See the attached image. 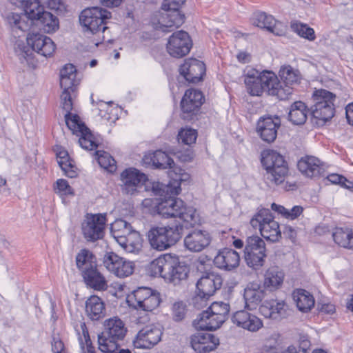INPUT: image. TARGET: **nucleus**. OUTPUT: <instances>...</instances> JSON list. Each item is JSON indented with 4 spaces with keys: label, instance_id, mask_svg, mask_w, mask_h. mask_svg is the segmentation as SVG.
<instances>
[{
    "label": "nucleus",
    "instance_id": "a18cd8bd",
    "mask_svg": "<svg viewBox=\"0 0 353 353\" xmlns=\"http://www.w3.org/2000/svg\"><path fill=\"white\" fill-rule=\"evenodd\" d=\"M332 235L334 242L339 245L353 249V231L351 229L336 228Z\"/></svg>",
    "mask_w": 353,
    "mask_h": 353
},
{
    "label": "nucleus",
    "instance_id": "79ce46f5",
    "mask_svg": "<svg viewBox=\"0 0 353 353\" xmlns=\"http://www.w3.org/2000/svg\"><path fill=\"white\" fill-rule=\"evenodd\" d=\"M127 252L137 253L142 247V239L140 234L135 230H132L118 243Z\"/></svg>",
    "mask_w": 353,
    "mask_h": 353
},
{
    "label": "nucleus",
    "instance_id": "f704fd0d",
    "mask_svg": "<svg viewBox=\"0 0 353 353\" xmlns=\"http://www.w3.org/2000/svg\"><path fill=\"white\" fill-rule=\"evenodd\" d=\"M221 285L222 278L219 275L208 273L198 280L196 290L211 296Z\"/></svg>",
    "mask_w": 353,
    "mask_h": 353
},
{
    "label": "nucleus",
    "instance_id": "ea45409f",
    "mask_svg": "<svg viewBox=\"0 0 353 353\" xmlns=\"http://www.w3.org/2000/svg\"><path fill=\"white\" fill-rule=\"evenodd\" d=\"M170 254H165L153 260L148 265V272L152 276H161L165 279L167 270L170 267Z\"/></svg>",
    "mask_w": 353,
    "mask_h": 353
},
{
    "label": "nucleus",
    "instance_id": "bb28decb",
    "mask_svg": "<svg viewBox=\"0 0 353 353\" xmlns=\"http://www.w3.org/2000/svg\"><path fill=\"white\" fill-rule=\"evenodd\" d=\"M27 43L34 51L46 57L51 56L55 50V44L52 40L39 33L28 34Z\"/></svg>",
    "mask_w": 353,
    "mask_h": 353
},
{
    "label": "nucleus",
    "instance_id": "c756f323",
    "mask_svg": "<svg viewBox=\"0 0 353 353\" xmlns=\"http://www.w3.org/2000/svg\"><path fill=\"white\" fill-rule=\"evenodd\" d=\"M299 170L306 177L314 178L323 175L325 169L321 161L313 156L302 157L298 161Z\"/></svg>",
    "mask_w": 353,
    "mask_h": 353
},
{
    "label": "nucleus",
    "instance_id": "58836bf2",
    "mask_svg": "<svg viewBox=\"0 0 353 353\" xmlns=\"http://www.w3.org/2000/svg\"><path fill=\"white\" fill-rule=\"evenodd\" d=\"M293 299L298 310L302 312H308L314 306V299L307 291L299 289L294 292Z\"/></svg>",
    "mask_w": 353,
    "mask_h": 353
},
{
    "label": "nucleus",
    "instance_id": "b1692460",
    "mask_svg": "<svg viewBox=\"0 0 353 353\" xmlns=\"http://www.w3.org/2000/svg\"><path fill=\"white\" fill-rule=\"evenodd\" d=\"M179 72L187 81L197 83L202 79L205 66L203 61L191 58L185 60L180 66Z\"/></svg>",
    "mask_w": 353,
    "mask_h": 353
},
{
    "label": "nucleus",
    "instance_id": "37998d69",
    "mask_svg": "<svg viewBox=\"0 0 353 353\" xmlns=\"http://www.w3.org/2000/svg\"><path fill=\"white\" fill-rule=\"evenodd\" d=\"M55 152L58 164L64 174L70 178L75 177L77 176L76 168L70 159L68 152L61 147L57 148Z\"/></svg>",
    "mask_w": 353,
    "mask_h": 353
},
{
    "label": "nucleus",
    "instance_id": "c9c22d12",
    "mask_svg": "<svg viewBox=\"0 0 353 353\" xmlns=\"http://www.w3.org/2000/svg\"><path fill=\"white\" fill-rule=\"evenodd\" d=\"M144 163L151 165L159 169H172L174 162L165 152L157 150L145 154L143 159Z\"/></svg>",
    "mask_w": 353,
    "mask_h": 353
},
{
    "label": "nucleus",
    "instance_id": "f8f14e48",
    "mask_svg": "<svg viewBox=\"0 0 353 353\" xmlns=\"http://www.w3.org/2000/svg\"><path fill=\"white\" fill-rule=\"evenodd\" d=\"M185 0H163L162 9L165 13L162 14L159 23L163 32H169L181 26L184 22V16L179 10Z\"/></svg>",
    "mask_w": 353,
    "mask_h": 353
},
{
    "label": "nucleus",
    "instance_id": "dca6fc26",
    "mask_svg": "<svg viewBox=\"0 0 353 353\" xmlns=\"http://www.w3.org/2000/svg\"><path fill=\"white\" fill-rule=\"evenodd\" d=\"M121 188L123 193L129 195L137 194L147 181L145 174L134 168L125 169L120 174Z\"/></svg>",
    "mask_w": 353,
    "mask_h": 353
},
{
    "label": "nucleus",
    "instance_id": "5fc2aeb1",
    "mask_svg": "<svg viewBox=\"0 0 353 353\" xmlns=\"http://www.w3.org/2000/svg\"><path fill=\"white\" fill-rule=\"evenodd\" d=\"M8 19L10 25L22 31L28 30L30 26L35 24V21H32L31 23L30 19L26 17L25 13L22 16L12 13L11 16L8 17Z\"/></svg>",
    "mask_w": 353,
    "mask_h": 353
},
{
    "label": "nucleus",
    "instance_id": "3c124183",
    "mask_svg": "<svg viewBox=\"0 0 353 353\" xmlns=\"http://www.w3.org/2000/svg\"><path fill=\"white\" fill-rule=\"evenodd\" d=\"M75 90L68 89V90H63V92L61 94V105L62 108L65 111V119L66 125H68V121L73 120L75 119L77 122L81 121L79 117L76 114H72L70 112L72 110L73 103L72 99V93L74 92Z\"/></svg>",
    "mask_w": 353,
    "mask_h": 353
},
{
    "label": "nucleus",
    "instance_id": "69168bd1",
    "mask_svg": "<svg viewBox=\"0 0 353 353\" xmlns=\"http://www.w3.org/2000/svg\"><path fill=\"white\" fill-rule=\"evenodd\" d=\"M52 351L53 353H66L64 344L58 335L52 336Z\"/></svg>",
    "mask_w": 353,
    "mask_h": 353
},
{
    "label": "nucleus",
    "instance_id": "2eb2a0df",
    "mask_svg": "<svg viewBox=\"0 0 353 353\" xmlns=\"http://www.w3.org/2000/svg\"><path fill=\"white\" fill-rule=\"evenodd\" d=\"M106 223L105 214H87L82 223L81 229L84 238L94 242L103 237Z\"/></svg>",
    "mask_w": 353,
    "mask_h": 353
},
{
    "label": "nucleus",
    "instance_id": "e433bc0d",
    "mask_svg": "<svg viewBox=\"0 0 353 353\" xmlns=\"http://www.w3.org/2000/svg\"><path fill=\"white\" fill-rule=\"evenodd\" d=\"M85 313L92 321H98L104 317L105 304L97 296H91L85 302Z\"/></svg>",
    "mask_w": 353,
    "mask_h": 353
},
{
    "label": "nucleus",
    "instance_id": "4c0bfd02",
    "mask_svg": "<svg viewBox=\"0 0 353 353\" xmlns=\"http://www.w3.org/2000/svg\"><path fill=\"white\" fill-rule=\"evenodd\" d=\"M79 84L77 70L74 65L66 64L60 71V85L63 90H75Z\"/></svg>",
    "mask_w": 353,
    "mask_h": 353
},
{
    "label": "nucleus",
    "instance_id": "c03bdc74",
    "mask_svg": "<svg viewBox=\"0 0 353 353\" xmlns=\"http://www.w3.org/2000/svg\"><path fill=\"white\" fill-rule=\"evenodd\" d=\"M76 264L82 274L97 266L96 259L94 254L87 249H83L77 254Z\"/></svg>",
    "mask_w": 353,
    "mask_h": 353
},
{
    "label": "nucleus",
    "instance_id": "cd10ccee",
    "mask_svg": "<svg viewBox=\"0 0 353 353\" xmlns=\"http://www.w3.org/2000/svg\"><path fill=\"white\" fill-rule=\"evenodd\" d=\"M191 346L198 353H208L214 350L219 340L208 332H196L191 336Z\"/></svg>",
    "mask_w": 353,
    "mask_h": 353
},
{
    "label": "nucleus",
    "instance_id": "7ed1b4c3",
    "mask_svg": "<svg viewBox=\"0 0 353 353\" xmlns=\"http://www.w3.org/2000/svg\"><path fill=\"white\" fill-rule=\"evenodd\" d=\"M103 326V332L98 335L99 350L103 353H115L119 347L118 343L126 334L127 328L117 317L105 320Z\"/></svg>",
    "mask_w": 353,
    "mask_h": 353
},
{
    "label": "nucleus",
    "instance_id": "0e129e2a",
    "mask_svg": "<svg viewBox=\"0 0 353 353\" xmlns=\"http://www.w3.org/2000/svg\"><path fill=\"white\" fill-rule=\"evenodd\" d=\"M172 314L174 321L182 320L185 314V305L182 301H178L172 305Z\"/></svg>",
    "mask_w": 353,
    "mask_h": 353
},
{
    "label": "nucleus",
    "instance_id": "6ab92c4d",
    "mask_svg": "<svg viewBox=\"0 0 353 353\" xmlns=\"http://www.w3.org/2000/svg\"><path fill=\"white\" fill-rule=\"evenodd\" d=\"M203 93L196 89H188L181 101L182 117L184 119L190 120L191 115L194 114L203 103Z\"/></svg>",
    "mask_w": 353,
    "mask_h": 353
},
{
    "label": "nucleus",
    "instance_id": "680f3d73",
    "mask_svg": "<svg viewBox=\"0 0 353 353\" xmlns=\"http://www.w3.org/2000/svg\"><path fill=\"white\" fill-rule=\"evenodd\" d=\"M210 297V296L196 290L195 294L192 298L191 303L195 308L201 309L207 305Z\"/></svg>",
    "mask_w": 353,
    "mask_h": 353
},
{
    "label": "nucleus",
    "instance_id": "412c9836",
    "mask_svg": "<svg viewBox=\"0 0 353 353\" xmlns=\"http://www.w3.org/2000/svg\"><path fill=\"white\" fill-rule=\"evenodd\" d=\"M231 321L237 327L252 332L259 331L263 326L262 320L255 314L249 312L245 308L234 312L231 316Z\"/></svg>",
    "mask_w": 353,
    "mask_h": 353
},
{
    "label": "nucleus",
    "instance_id": "423d86ee",
    "mask_svg": "<svg viewBox=\"0 0 353 353\" xmlns=\"http://www.w3.org/2000/svg\"><path fill=\"white\" fill-rule=\"evenodd\" d=\"M183 225L178 223L172 225L154 227L148 232L151 246L157 250H165L177 243L181 237Z\"/></svg>",
    "mask_w": 353,
    "mask_h": 353
},
{
    "label": "nucleus",
    "instance_id": "a878e982",
    "mask_svg": "<svg viewBox=\"0 0 353 353\" xmlns=\"http://www.w3.org/2000/svg\"><path fill=\"white\" fill-rule=\"evenodd\" d=\"M240 261V255L236 251L226 248L219 250L214 263L220 270L232 271L239 266Z\"/></svg>",
    "mask_w": 353,
    "mask_h": 353
},
{
    "label": "nucleus",
    "instance_id": "bf43d9fd",
    "mask_svg": "<svg viewBox=\"0 0 353 353\" xmlns=\"http://www.w3.org/2000/svg\"><path fill=\"white\" fill-rule=\"evenodd\" d=\"M179 141L185 145L194 143L197 138V132L192 128H183L178 134Z\"/></svg>",
    "mask_w": 353,
    "mask_h": 353
},
{
    "label": "nucleus",
    "instance_id": "864d4df0",
    "mask_svg": "<svg viewBox=\"0 0 353 353\" xmlns=\"http://www.w3.org/2000/svg\"><path fill=\"white\" fill-rule=\"evenodd\" d=\"M96 155L97 157V161L101 168L110 172H113L116 170V161L108 152L97 151Z\"/></svg>",
    "mask_w": 353,
    "mask_h": 353
},
{
    "label": "nucleus",
    "instance_id": "5701e85b",
    "mask_svg": "<svg viewBox=\"0 0 353 353\" xmlns=\"http://www.w3.org/2000/svg\"><path fill=\"white\" fill-rule=\"evenodd\" d=\"M68 127L74 134L79 137V143L81 147L85 150H92L97 148V143L94 141L93 135L85 124L74 119L72 121H68Z\"/></svg>",
    "mask_w": 353,
    "mask_h": 353
},
{
    "label": "nucleus",
    "instance_id": "338daca9",
    "mask_svg": "<svg viewBox=\"0 0 353 353\" xmlns=\"http://www.w3.org/2000/svg\"><path fill=\"white\" fill-rule=\"evenodd\" d=\"M283 234L285 238L290 239L292 241H294L296 237V230L290 225H286L284 228Z\"/></svg>",
    "mask_w": 353,
    "mask_h": 353
},
{
    "label": "nucleus",
    "instance_id": "a19ab883",
    "mask_svg": "<svg viewBox=\"0 0 353 353\" xmlns=\"http://www.w3.org/2000/svg\"><path fill=\"white\" fill-rule=\"evenodd\" d=\"M85 282L97 290H106L108 285L104 276L97 270V267L90 269L82 274Z\"/></svg>",
    "mask_w": 353,
    "mask_h": 353
},
{
    "label": "nucleus",
    "instance_id": "13d9d810",
    "mask_svg": "<svg viewBox=\"0 0 353 353\" xmlns=\"http://www.w3.org/2000/svg\"><path fill=\"white\" fill-rule=\"evenodd\" d=\"M82 336H79V344L82 353H96L85 324L81 325Z\"/></svg>",
    "mask_w": 353,
    "mask_h": 353
},
{
    "label": "nucleus",
    "instance_id": "a211bd4d",
    "mask_svg": "<svg viewBox=\"0 0 353 353\" xmlns=\"http://www.w3.org/2000/svg\"><path fill=\"white\" fill-rule=\"evenodd\" d=\"M192 46V40L188 32L180 30L174 32L169 38L167 43V51L175 58L185 56Z\"/></svg>",
    "mask_w": 353,
    "mask_h": 353
},
{
    "label": "nucleus",
    "instance_id": "f257e3e1",
    "mask_svg": "<svg viewBox=\"0 0 353 353\" xmlns=\"http://www.w3.org/2000/svg\"><path fill=\"white\" fill-rule=\"evenodd\" d=\"M176 195L166 192L163 195H159L161 201L156 207L157 213L163 218H179L183 223V227L194 226L199 221L196 210L187 207L181 199L174 197Z\"/></svg>",
    "mask_w": 353,
    "mask_h": 353
},
{
    "label": "nucleus",
    "instance_id": "9d476101",
    "mask_svg": "<svg viewBox=\"0 0 353 353\" xmlns=\"http://www.w3.org/2000/svg\"><path fill=\"white\" fill-rule=\"evenodd\" d=\"M128 305L135 310L152 312L161 303L159 293L150 288L139 287L127 296Z\"/></svg>",
    "mask_w": 353,
    "mask_h": 353
},
{
    "label": "nucleus",
    "instance_id": "49530a36",
    "mask_svg": "<svg viewBox=\"0 0 353 353\" xmlns=\"http://www.w3.org/2000/svg\"><path fill=\"white\" fill-rule=\"evenodd\" d=\"M307 112L304 103L296 101L291 105L288 115L289 120L294 125H302L306 121Z\"/></svg>",
    "mask_w": 353,
    "mask_h": 353
},
{
    "label": "nucleus",
    "instance_id": "c85d7f7f",
    "mask_svg": "<svg viewBox=\"0 0 353 353\" xmlns=\"http://www.w3.org/2000/svg\"><path fill=\"white\" fill-rule=\"evenodd\" d=\"M169 263L170 267L166 271L165 280L174 285L179 284L181 281L186 280L189 268L184 263L179 261L176 256L170 254Z\"/></svg>",
    "mask_w": 353,
    "mask_h": 353
},
{
    "label": "nucleus",
    "instance_id": "4d7b16f0",
    "mask_svg": "<svg viewBox=\"0 0 353 353\" xmlns=\"http://www.w3.org/2000/svg\"><path fill=\"white\" fill-rule=\"evenodd\" d=\"M279 335L273 334L265 338L261 347V353H278L279 348Z\"/></svg>",
    "mask_w": 353,
    "mask_h": 353
},
{
    "label": "nucleus",
    "instance_id": "20e7f679",
    "mask_svg": "<svg viewBox=\"0 0 353 353\" xmlns=\"http://www.w3.org/2000/svg\"><path fill=\"white\" fill-rule=\"evenodd\" d=\"M244 83L248 92L252 96H261L265 91L270 95L275 96L274 86L278 85V77L270 71L259 72L250 69L245 74Z\"/></svg>",
    "mask_w": 353,
    "mask_h": 353
},
{
    "label": "nucleus",
    "instance_id": "e2e57ef3",
    "mask_svg": "<svg viewBox=\"0 0 353 353\" xmlns=\"http://www.w3.org/2000/svg\"><path fill=\"white\" fill-rule=\"evenodd\" d=\"M56 192L61 195H72L73 190L69 185L68 182L65 179H58L55 187Z\"/></svg>",
    "mask_w": 353,
    "mask_h": 353
},
{
    "label": "nucleus",
    "instance_id": "7c9ffc66",
    "mask_svg": "<svg viewBox=\"0 0 353 353\" xmlns=\"http://www.w3.org/2000/svg\"><path fill=\"white\" fill-rule=\"evenodd\" d=\"M211 239L208 232L203 230H194L184 239L185 248L191 252H199L208 246Z\"/></svg>",
    "mask_w": 353,
    "mask_h": 353
},
{
    "label": "nucleus",
    "instance_id": "4be33fe9",
    "mask_svg": "<svg viewBox=\"0 0 353 353\" xmlns=\"http://www.w3.org/2000/svg\"><path fill=\"white\" fill-rule=\"evenodd\" d=\"M260 313L268 319L279 321L286 318L290 313L284 301L271 299L265 301L259 307Z\"/></svg>",
    "mask_w": 353,
    "mask_h": 353
},
{
    "label": "nucleus",
    "instance_id": "473e14b6",
    "mask_svg": "<svg viewBox=\"0 0 353 353\" xmlns=\"http://www.w3.org/2000/svg\"><path fill=\"white\" fill-rule=\"evenodd\" d=\"M265 296V291L260 284L257 283H249L243 292L245 308L252 310L261 302Z\"/></svg>",
    "mask_w": 353,
    "mask_h": 353
},
{
    "label": "nucleus",
    "instance_id": "2f4dec72",
    "mask_svg": "<svg viewBox=\"0 0 353 353\" xmlns=\"http://www.w3.org/2000/svg\"><path fill=\"white\" fill-rule=\"evenodd\" d=\"M284 279L285 273L280 267L270 266L263 275V288L269 292H275L281 288Z\"/></svg>",
    "mask_w": 353,
    "mask_h": 353
},
{
    "label": "nucleus",
    "instance_id": "0eeeda50",
    "mask_svg": "<svg viewBox=\"0 0 353 353\" xmlns=\"http://www.w3.org/2000/svg\"><path fill=\"white\" fill-rule=\"evenodd\" d=\"M250 225L259 230L261 236L271 242H277L281 238L279 224L274 220L271 212L267 208H261L250 220Z\"/></svg>",
    "mask_w": 353,
    "mask_h": 353
},
{
    "label": "nucleus",
    "instance_id": "aec40b11",
    "mask_svg": "<svg viewBox=\"0 0 353 353\" xmlns=\"http://www.w3.org/2000/svg\"><path fill=\"white\" fill-rule=\"evenodd\" d=\"M190 179L189 174L184 170L179 169V172H175V177L172 179L167 185L159 181H153L151 183V190L154 195H163L169 192L171 194H179L181 192V184L186 182Z\"/></svg>",
    "mask_w": 353,
    "mask_h": 353
},
{
    "label": "nucleus",
    "instance_id": "ddd939ff",
    "mask_svg": "<svg viewBox=\"0 0 353 353\" xmlns=\"http://www.w3.org/2000/svg\"><path fill=\"white\" fill-rule=\"evenodd\" d=\"M281 81L278 79V85L275 88V96L280 100H286L292 94L294 88L301 79L300 73L290 65L282 66L279 70Z\"/></svg>",
    "mask_w": 353,
    "mask_h": 353
},
{
    "label": "nucleus",
    "instance_id": "1a4fd4ad",
    "mask_svg": "<svg viewBox=\"0 0 353 353\" xmlns=\"http://www.w3.org/2000/svg\"><path fill=\"white\" fill-rule=\"evenodd\" d=\"M111 17V13L99 7H92L83 10L79 15V22L83 31L92 34L104 32L107 29L105 20Z\"/></svg>",
    "mask_w": 353,
    "mask_h": 353
},
{
    "label": "nucleus",
    "instance_id": "39448f33",
    "mask_svg": "<svg viewBox=\"0 0 353 353\" xmlns=\"http://www.w3.org/2000/svg\"><path fill=\"white\" fill-rule=\"evenodd\" d=\"M230 306L225 302H214L194 320L196 330H215L219 328L228 317Z\"/></svg>",
    "mask_w": 353,
    "mask_h": 353
},
{
    "label": "nucleus",
    "instance_id": "de8ad7c7",
    "mask_svg": "<svg viewBox=\"0 0 353 353\" xmlns=\"http://www.w3.org/2000/svg\"><path fill=\"white\" fill-rule=\"evenodd\" d=\"M35 24L46 33H52L59 28V20L49 12L43 11L35 21Z\"/></svg>",
    "mask_w": 353,
    "mask_h": 353
},
{
    "label": "nucleus",
    "instance_id": "052dcab7",
    "mask_svg": "<svg viewBox=\"0 0 353 353\" xmlns=\"http://www.w3.org/2000/svg\"><path fill=\"white\" fill-rule=\"evenodd\" d=\"M14 51L21 63H23L24 61L28 62L32 53L30 49L25 46L23 41H17L16 42Z\"/></svg>",
    "mask_w": 353,
    "mask_h": 353
},
{
    "label": "nucleus",
    "instance_id": "6e6552de",
    "mask_svg": "<svg viewBox=\"0 0 353 353\" xmlns=\"http://www.w3.org/2000/svg\"><path fill=\"white\" fill-rule=\"evenodd\" d=\"M314 104L311 107L313 117L318 125H323L334 115L335 95L326 90H316L312 95Z\"/></svg>",
    "mask_w": 353,
    "mask_h": 353
},
{
    "label": "nucleus",
    "instance_id": "8fccbe9b",
    "mask_svg": "<svg viewBox=\"0 0 353 353\" xmlns=\"http://www.w3.org/2000/svg\"><path fill=\"white\" fill-rule=\"evenodd\" d=\"M134 229L131 225L122 219H116L110 225V233L117 243L129 234Z\"/></svg>",
    "mask_w": 353,
    "mask_h": 353
},
{
    "label": "nucleus",
    "instance_id": "9b49d317",
    "mask_svg": "<svg viewBox=\"0 0 353 353\" xmlns=\"http://www.w3.org/2000/svg\"><path fill=\"white\" fill-rule=\"evenodd\" d=\"M267 249L265 241L259 236L247 238L244 248V259L247 265L259 270L265 263Z\"/></svg>",
    "mask_w": 353,
    "mask_h": 353
},
{
    "label": "nucleus",
    "instance_id": "72a5a7b5",
    "mask_svg": "<svg viewBox=\"0 0 353 353\" xmlns=\"http://www.w3.org/2000/svg\"><path fill=\"white\" fill-rule=\"evenodd\" d=\"M252 20L254 26L266 29L275 35L281 36L284 34V31L280 28L281 23L277 22L272 15L267 14L265 12L254 13Z\"/></svg>",
    "mask_w": 353,
    "mask_h": 353
},
{
    "label": "nucleus",
    "instance_id": "4468645a",
    "mask_svg": "<svg viewBox=\"0 0 353 353\" xmlns=\"http://www.w3.org/2000/svg\"><path fill=\"white\" fill-rule=\"evenodd\" d=\"M163 327L159 323H150L143 327L133 340L134 347L151 349L161 340Z\"/></svg>",
    "mask_w": 353,
    "mask_h": 353
},
{
    "label": "nucleus",
    "instance_id": "774afa93",
    "mask_svg": "<svg viewBox=\"0 0 353 353\" xmlns=\"http://www.w3.org/2000/svg\"><path fill=\"white\" fill-rule=\"evenodd\" d=\"M327 179L333 184H340L342 181H347V179L338 174H331L327 176Z\"/></svg>",
    "mask_w": 353,
    "mask_h": 353
},
{
    "label": "nucleus",
    "instance_id": "603ef678",
    "mask_svg": "<svg viewBox=\"0 0 353 353\" xmlns=\"http://www.w3.org/2000/svg\"><path fill=\"white\" fill-rule=\"evenodd\" d=\"M271 209L283 217L291 220L296 219L303 212V208L301 206L295 205L292 209L288 210L283 205L274 203L271 205Z\"/></svg>",
    "mask_w": 353,
    "mask_h": 353
},
{
    "label": "nucleus",
    "instance_id": "f3484780",
    "mask_svg": "<svg viewBox=\"0 0 353 353\" xmlns=\"http://www.w3.org/2000/svg\"><path fill=\"white\" fill-rule=\"evenodd\" d=\"M103 265L110 272L119 278H125L131 275L134 270V264L130 261L118 256L111 252L103 256Z\"/></svg>",
    "mask_w": 353,
    "mask_h": 353
},
{
    "label": "nucleus",
    "instance_id": "393cba45",
    "mask_svg": "<svg viewBox=\"0 0 353 353\" xmlns=\"http://www.w3.org/2000/svg\"><path fill=\"white\" fill-rule=\"evenodd\" d=\"M281 125L279 117H261L257 122L256 132L262 140L268 143L273 142L277 135V130Z\"/></svg>",
    "mask_w": 353,
    "mask_h": 353
},
{
    "label": "nucleus",
    "instance_id": "09e8293b",
    "mask_svg": "<svg viewBox=\"0 0 353 353\" xmlns=\"http://www.w3.org/2000/svg\"><path fill=\"white\" fill-rule=\"evenodd\" d=\"M19 6L23 8L26 17L30 19V22L36 21L38 17L43 13V8L46 6L37 0H24Z\"/></svg>",
    "mask_w": 353,
    "mask_h": 353
},
{
    "label": "nucleus",
    "instance_id": "f03ea898",
    "mask_svg": "<svg viewBox=\"0 0 353 353\" xmlns=\"http://www.w3.org/2000/svg\"><path fill=\"white\" fill-rule=\"evenodd\" d=\"M261 163L265 170L264 181L269 187L282 183L288 173V167L283 157L274 150L263 152Z\"/></svg>",
    "mask_w": 353,
    "mask_h": 353
},
{
    "label": "nucleus",
    "instance_id": "6e6d98bb",
    "mask_svg": "<svg viewBox=\"0 0 353 353\" xmlns=\"http://www.w3.org/2000/svg\"><path fill=\"white\" fill-rule=\"evenodd\" d=\"M292 30L300 37L307 39L309 41H314L316 38L314 30L306 24L299 22H294L291 24Z\"/></svg>",
    "mask_w": 353,
    "mask_h": 353
}]
</instances>
